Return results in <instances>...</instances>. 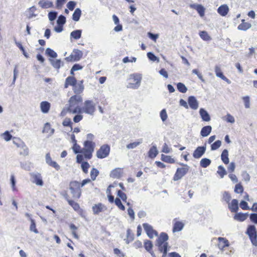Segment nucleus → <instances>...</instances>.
Instances as JSON below:
<instances>
[{
  "label": "nucleus",
  "mask_w": 257,
  "mask_h": 257,
  "mask_svg": "<svg viewBox=\"0 0 257 257\" xmlns=\"http://www.w3.org/2000/svg\"><path fill=\"white\" fill-rule=\"evenodd\" d=\"M82 101V98L80 95H74L71 96L68 104L66 105L67 111L73 114L80 113L81 107L79 106V103Z\"/></svg>",
  "instance_id": "1"
},
{
  "label": "nucleus",
  "mask_w": 257,
  "mask_h": 257,
  "mask_svg": "<svg viewBox=\"0 0 257 257\" xmlns=\"http://www.w3.org/2000/svg\"><path fill=\"white\" fill-rule=\"evenodd\" d=\"M169 237L166 233L161 232L160 233L159 237L156 240V243L160 252L165 251V252L167 250L169 245L167 241Z\"/></svg>",
  "instance_id": "2"
},
{
  "label": "nucleus",
  "mask_w": 257,
  "mask_h": 257,
  "mask_svg": "<svg viewBox=\"0 0 257 257\" xmlns=\"http://www.w3.org/2000/svg\"><path fill=\"white\" fill-rule=\"evenodd\" d=\"M95 110V103L92 100H87L84 101L83 106L80 108V113H85L93 115Z\"/></svg>",
  "instance_id": "3"
},
{
  "label": "nucleus",
  "mask_w": 257,
  "mask_h": 257,
  "mask_svg": "<svg viewBox=\"0 0 257 257\" xmlns=\"http://www.w3.org/2000/svg\"><path fill=\"white\" fill-rule=\"evenodd\" d=\"M142 78V75L141 74L134 73L131 74L129 78L130 82L128 83L127 87L138 89L141 85Z\"/></svg>",
  "instance_id": "4"
},
{
  "label": "nucleus",
  "mask_w": 257,
  "mask_h": 257,
  "mask_svg": "<svg viewBox=\"0 0 257 257\" xmlns=\"http://www.w3.org/2000/svg\"><path fill=\"white\" fill-rule=\"evenodd\" d=\"M69 189L73 195V197L79 198L80 197L81 191L80 184L79 182L76 181H71L69 184Z\"/></svg>",
  "instance_id": "5"
},
{
  "label": "nucleus",
  "mask_w": 257,
  "mask_h": 257,
  "mask_svg": "<svg viewBox=\"0 0 257 257\" xmlns=\"http://www.w3.org/2000/svg\"><path fill=\"white\" fill-rule=\"evenodd\" d=\"M246 233L249 236L252 244L257 246V235L255 227L253 225L248 226Z\"/></svg>",
  "instance_id": "6"
},
{
  "label": "nucleus",
  "mask_w": 257,
  "mask_h": 257,
  "mask_svg": "<svg viewBox=\"0 0 257 257\" xmlns=\"http://www.w3.org/2000/svg\"><path fill=\"white\" fill-rule=\"evenodd\" d=\"M110 147L108 145H103L96 152V157L99 159L107 157L110 152Z\"/></svg>",
  "instance_id": "7"
},
{
  "label": "nucleus",
  "mask_w": 257,
  "mask_h": 257,
  "mask_svg": "<svg viewBox=\"0 0 257 257\" xmlns=\"http://www.w3.org/2000/svg\"><path fill=\"white\" fill-rule=\"evenodd\" d=\"M83 56V52L78 49H74L71 55L65 58L68 62L78 61Z\"/></svg>",
  "instance_id": "8"
},
{
  "label": "nucleus",
  "mask_w": 257,
  "mask_h": 257,
  "mask_svg": "<svg viewBox=\"0 0 257 257\" xmlns=\"http://www.w3.org/2000/svg\"><path fill=\"white\" fill-rule=\"evenodd\" d=\"M186 167L178 168L174 176V181H178L181 179L184 176L189 170V167L187 165H185Z\"/></svg>",
  "instance_id": "9"
},
{
  "label": "nucleus",
  "mask_w": 257,
  "mask_h": 257,
  "mask_svg": "<svg viewBox=\"0 0 257 257\" xmlns=\"http://www.w3.org/2000/svg\"><path fill=\"white\" fill-rule=\"evenodd\" d=\"M143 226L144 227V230L147 233L148 236L150 238H153L154 236H157L158 233L157 232L154 230L153 227L147 223H145L143 224Z\"/></svg>",
  "instance_id": "10"
},
{
  "label": "nucleus",
  "mask_w": 257,
  "mask_h": 257,
  "mask_svg": "<svg viewBox=\"0 0 257 257\" xmlns=\"http://www.w3.org/2000/svg\"><path fill=\"white\" fill-rule=\"evenodd\" d=\"M32 177V182L33 183L36 184L38 186H42L44 184V182L42 180L41 175L39 173H33L31 174Z\"/></svg>",
  "instance_id": "11"
},
{
  "label": "nucleus",
  "mask_w": 257,
  "mask_h": 257,
  "mask_svg": "<svg viewBox=\"0 0 257 257\" xmlns=\"http://www.w3.org/2000/svg\"><path fill=\"white\" fill-rule=\"evenodd\" d=\"M206 148L205 146L198 147L193 153V157L195 159L200 158L205 153Z\"/></svg>",
  "instance_id": "12"
},
{
  "label": "nucleus",
  "mask_w": 257,
  "mask_h": 257,
  "mask_svg": "<svg viewBox=\"0 0 257 257\" xmlns=\"http://www.w3.org/2000/svg\"><path fill=\"white\" fill-rule=\"evenodd\" d=\"M105 210H106V207L101 203L95 204L92 206V211L94 214H98Z\"/></svg>",
  "instance_id": "13"
},
{
  "label": "nucleus",
  "mask_w": 257,
  "mask_h": 257,
  "mask_svg": "<svg viewBox=\"0 0 257 257\" xmlns=\"http://www.w3.org/2000/svg\"><path fill=\"white\" fill-rule=\"evenodd\" d=\"M188 102L191 108L194 110H196L199 106V103L194 96H190L188 97Z\"/></svg>",
  "instance_id": "14"
},
{
  "label": "nucleus",
  "mask_w": 257,
  "mask_h": 257,
  "mask_svg": "<svg viewBox=\"0 0 257 257\" xmlns=\"http://www.w3.org/2000/svg\"><path fill=\"white\" fill-rule=\"evenodd\" d=\"M215 72L217 77H219L221 79L225 81L228 84H230L231 83V81L223 74L221 68L218 66H215Z\"/></svg>",
  "instance_id": "15"
},
{
  "label": "nucleus",
  "mask_w": 257,
  "mask_h": 257,
  "mask_svg": "<svg viewBox=\"0 0 257 257\" xmlns=\"http://www.w3.org/2000/svg\"><path fill=\"white\" fill-rule=\"evenodd\" d=\"M228 208L232 212H236L238 210V202L237 199H233L231 203H228Z\"/></svg>",
  "instance_id": "16"
},
{
  "label": "nucleus",
  "mask_w": 257,
  "mask_h": 257,
  "mask_svg": "<svg viewBox=\"0 0 257 257\" xmlns=\"http://www.w3.org/2000/svg\"><path fill=\"white\" fill-rule=\"evenodd\" d=\"M95 146V143L89 140H86L84 143V147L82 149L84 150H88L89 151H94V147Z\"/></svg>",
  "instance_id": "17"
},
{
  "label": "nucleus",
  "mask_w": 257,
  "mask_h": 257,
  "mask_svg": "<svg viewBox=\"0 0 257 257\" xmlns=\"http://www.w3.org/2000/svg\"><path fill=\"white\" fill-rule=\"evenodd\" d=\"M218 240L219 242L218 244V246L220 249L222 250L224 247H227L229 245L228 240L225 238L219 237L218 238Z\"/></svg>",
  "instance_id": "18"
},
{
  "label": "nucleus",
  "mask_w": 257,
  "mask_h": 257,
  "mask_svg": "<svg viewBox=\"0 0 257 257\" xmlns=\"http://www.w3.org/2000/svg\"><path fill=\"white\" fill-rule=\"evenodd\" d=\"M190 7L196 10L201 17L204 16L205 9L202 5L198 4H192L190 5Z\"/></svg>",
  "instance_id": "19"
},
{
  "label": "nucleus",
  "mask_w": 257,
  "mask_h": 257,
  "mask_svg": "<svg viewBox=\"0 0 257 257\" xmlns=\"http://www.w3.org/2000/svg\"><path fill=\"white\" fill-rule=\"evenodd\" d=\"M229 12V8L226 5L220 6L217 9L218 13L221 16H225Z\"/></svg>",
  "instance_id": "20"
},
{
  "label": "nucleus",
  "mask_w": 257,
  "mask_h": 257,
  "mask_svg": "<svg viewBox=\"0 0 257 257\" xmlns=\"http://www.w3.org/2000/svg\"><path fill=\"white\" fill-rule=\"evenodd\" d=\"M73 90L75 93L76 94H80L82 93L84 90V86L83 85V81H80L78 83L76 84L73 86Z\"/></svg>",
  "instance_id": "21"
},
{
  "label": "nucleus",
  "mask_w": 257,
  "mask_h": 257,
  "mask_svg": "<svg viewBox=\"0 0 257 257\" xmlns=\"http://www.w3.org/2000/svg\"><path fill=\"white\" fill-rule=\"evenodd\" d=\"M77 81L75 77L68 76L65 80L64 87L67 88L69 85L74 86L76 84Z\"/></svg>",
  "instance_id": "22"
},
{
  "label": "nucleus",
  "mask_w": 257,
  "mask_h": 257,
  "mask_svg": "<svg viewBox=\"0 0 257 257\" xmlns=\"http://www.w3.org/2000/svg\"><path fill=\"white\" fill-rule=\"evenodd\" d=\"M199 113L203 121H208L210 120V117L208 112L204 108H200Z\"/></svg>",
  "instance_id": "23"
},
{
  "label": "nucleus",
  "mask_w": 257,
  "mask_h": 257,
  "mask_svg": "<svg viewBox=\"0 0 257 257\" xmlns=\"http://www.w3.org/2000/svg\"><path fill=\"white\" fill-rule=\"evenodd\" d=\"M212 127L210 125L203 127L200 132V135L203 137H207L211 132Z\"/></svg>",
  "instance_id": "24"
},
{
  "label": "nucleus",
  "mask_w": 257,
  "mask_h": 257,
  "mask_svg": "<svg viewBox=\"0 0 257 257\" xmlns=\"http://www.w3.org/2000/svg\"><path fill=\"white\" fill-rule=\"evenodd\" d=\"M40 107L42 112L46 113L50 109V104L47 101H42L40 103Z\"/></svg>",
  "instance_id": "25"
},
{
  "label": "nucleus",
  "mask_w": 257,
  "mask_h": 257,
  "mask_svg": "<svg viewBox=\"0 0 257 257\" xmlns=\"http://www.w3.org/2000/svg\"><path fill=\"white\" fill-rule=\"evenodd\" d=\"M248 214L247 213H238L234 216V219L239 221H243L246 219Z\"/></svg>",
  "instance_id": "26"
},
{
  "label": "nucleus",
  "mask_w": 257,
  "mask_h": 257,
  "mask_svg": "<svg viewBox=\"0 0 257 257\" xmlns=\"http://www.w3.org/2000/svg\"><path fill=\"white\" fill-rule=\"evenodd\" d=\"M38 5L42 8V9H48L50 8H52L53 6V3L50 1H45L43 0H41L39 2Z\"/></svg>",
  "instance_id": "27"
},
{
  "label": "nucleus",
  "mask_w": 257,
  "mask_h": 257,
  "mask_svg": "<svg viewBox=\"0 0 257 257\" xmlns=\"http://www.w3.org/2000/svg\"><path fill=\"white\" fill-rule=\"evenodd\" d=\"M184 224L181 221H176L174 224L173 228V231L179 232L183 229Z\"/></svg>",
  "instance_id": "28"
},
{
  "label": "nucleus",
  "mask_w": 257,
  "mask_h": 257,
  "mask_svg": "<svg viewBox=\"0 0 257 257\" xmlns=\"http://www.w3.org/2000/svg\"><path fill=\"white\" fill-rule=\"evenodd\" d=\"M49 61L50 62L52 66L56 69H59L61 67V64H63L61 62V60L60 59H49Z\"/></svg>",
  "instance_id": "29"
},
{
  "label": "nucleus",
  "mask_w": 257,
  "mask_h": 257,
  "mask_svg": "<svg viewBox=\"0 0 257 257\" xmlns=\"http://www.w3.org/2000/svg\"><path fill=\"white\" fill-rule=\"evenodd\" d=\"M242 23L238 26V29L242 31H246L251 28V25L250 23L244 22V20H242Z\"/></svg>",
  "instance_id": "30"
},
{
  "label": "nucleus",
  "mask_w": 257,
  "mask_h": 257,
  "mask_svg": "<svg viewBox=\"0 0 257 257\" xmlns=\"http://www.w3.org/2000/svg\"><path fill=\"white\" fill-rule=\"evenodd\" d=\"M221 159L225 164L229 163L228 152L227 150L224 149L221 155Z\"/></svg>",
  "instance_id": "31"
},
{
  "label": "nucleus",
  "mask_w": 257,
  "mask_h": 257,
  "mask_svg": "<svg viewBox=\"0 0 257 257\" xmlns=\"http://www.w3.org/2000/svg\"><path fill=\"white\" fill-rule=\"evenodd\" d=\"M82 30H74L71 32L70 33V38H73L75 40H78L80 39L81 37Z\"/></svg>",
  "instance_id": "32"
},
{
  "label": "nucleus",
  "mask_w": 257,
  "mask_h": 257,
  "mask_svg": "<svg viewBox=\"0 0 257 257\" xmlns=\"http://www.w3.org/2000/svg\"><path fill=\"white\" fill-rule=\"evenodd\" d=\"M81 15V11L80 9L77 8L75 9L74 12L72 15V19L73 21L75 22H78L80 18Z\"/></svg>",
  "instance_id": "33"
},
{
  "label": "nucleus",
  "mask_w": 257,
  "mask_h": 257,
  "mask_svg": "<svg viewBox=\"0 0 257 257\" xmlns=\"http://www.w3.org/2000/svg\"><path fill=\"white\" fill-rule=\"evenodd\" d=\"M158 154V151L156 146H153L149 151V157L151 158H155Z\"/></svg>",
  "instance_id": "34"
},
{
  "label": "nucleus",
  "mask_w": 257,
  "mask_h": 257,
  "mask_svg": "<svg viewBox=\"0 0 257 257\" xmlns=\"http://www.w3.org/2000/svg\"><path fill=\"white\" fill-rule=\"evenodd\" d=\"M110 176L114 178H118L121 175V171L120 168H116L112 170L110 173Z\"/></svg>",
  "instance_id": "35"
},
{
  "label": "nucleus",
  "mask_w": 257,
  "mask_h": 257,
  "mask_svg": "<svg viewBox=\"0 0 257 257\" xmlns=\"http://www.w3.org/2000/svg\"><path fill=\"white\" fill-rule=\"evenodd\" d=\"M211 163V160L208 158H203L201 160L200 162V165L202 168H207L208 167Z\"/></svg>",
  "instance_id": "36"
},
{
  "label": "nucleus",
  "mask_w": 257,
  "mask_h": 257,
  "mask_svg": "<svg viewBox=\"0 0 257 257\" xmlns=\"http://www.w3.org/2000/svg\"><path fill=\"white\" fill-rule=\"evenodd\" d=\"M217 174L219 175L221 178H223L227 174V172L223 166L220 165L218 167Z\"/></svg>",
  "instance_id": "37"
},
{
  "label": "nucleus",
  "mask_w": 257,
  "mask_h": 257,
  "mask_svg": "<svg viewBox=\"0 0 257 257\" xmlns=\"http://www.w3.org/2000/svg\"><path fill=\"white\" fill-rule=\"evenodd\" d=\"M54 131L55 130L54 128H51L50 124L49 123H46L43 130V133H49L50 136H51L54 134Z\"/></svg>",
  "instance_id": "38"
},
{
  "label": "nucleus",
  "mask_w": 257,
  "mask_h": 257,
  "mask_svg": "<svg viewBox=\"0 0 257 257\" xmlns=\"http://www.w3.org/2000/svg\"><path fill=\"white\" fill-rule=\"evenodd\" d=\"M134 234L132 232V231L130 229H127L126 231V236L127 238L125 239V242L127 244H128L130 242L134 240Z\"/></svg>",
  "instance_id": "39"
},
{
  "label": "nucleus",
  "mask_w": 257,
  "mask_h": 257,
  "mask_svg": "<svg viewBox=\"0 0 257 257\" xmlns=\"http://www.w3.org/2000/svg\"><path fill=\"white\" fill-rule=\"evenodd\" d=\"M46 54L52 58H55L57 57V54L51 48H47L45 51Z\"/></svg>",
  "instance_id": "40"
},
{
  "label": "nucleus",
  "mask_w": 257,
  "mask_h": 257,
  "mask_svg": "<svg viewBox=\"0 0 257 257\" xmlns=\"http://www.w3.org/2000/svg\"><path fill=\"white\" fill-rule=\"evenodd\" d=\"M161 160L166 163H175V160L173 158H172L170 156H166L164 154L161 155Z\"/></svg>",
  "instance_id": "41"
},
{
  "label": "nucleus",
  "mask_w": 257,
  "mask_h": 257,
  "mask_svg": "<svg viewBox=\"0 0 257 257\" xmlns=\"http://www.w3.org/2000/svg\"><path fill=\"white\" fill-rule=\"evenodd\" d=\"M143 142V140L142 139H140L138 142H135L132 143H130L126 145V148L128 149H132L136 148L139 145H140Z\"/></svg>",
  "instance_id": "42"
},
{
  "label": "nucleus",
  "mask_w": 257,
  "mask_h": 257,
  "mask_svg": "<svg viewBox=\"0 0 257 257\" xmlns=\"http://www.w3.org/2000/svg\"><path fill=\"white\" fill-rule=\"evenodd\" d=\"M81 153L83 154V156L86 159L89 160L92 158L93 152L89 151L88 150L82 149Z\"/></svg>",
  "instance_id": "43"
},
{
  "label": "nucleus",
  "mask_w": 257,
  "mask_h": 257,
  "mask_svg": "<svg viewBox=\"0 0 257 257\" xmlns=\"http://www.w3.org/2000/svg\"><path fill=\"white\" fill-rule=\"evenodd\" d=\"M36 10V8L35 6H32L28 10L29 15L28 16V18L30 19H32L34 17H36L37 16V14L34 13L35 11Z\"/></svg>",
  "instance_id": "44"
},
{
  "label": "nucleus",
  "mask_w": 257,
  "mask_h": 257,
  "mask_svg": "<svg viewBox=\"0 0 257 257\" xmlns=\"http://www.w3.org/2000/svg\"><path fill=\"white\" fill-rule=\"evenodd\" d=\"M199 36L204 41H209L211 39L207 32L204 31L200 32Z\"/></svg>",
  "instance_id": "45"
},
{
  "label": "nucleus",
  "mask_w": 257,
  "mask_h": 257,
  "mask_svg": "<svg viewBox=\"0 0 257 257\" xmlns=\"http://www.w3.org/2000/svg\"><path fill=\"white\" fill-rule=\"evenodd\" d=\"M222 142L220 140H217L211 145V150L215 151L217 150L221 145Z\"/></svg>",
  "instance_id": "46"
},
{
  "label": "nucleus",
  "mask_w": 257,
  "mask_h": 257,
  "mask_svg": "<svg viewBox=\"0 0 257 257\" xmlns=\"http://www.w3.org/2000/svg\"><path fill=\"white\" fill-rule=\"evenodd\" d=\"M178 90L182 93H185L187 91L186 86L182 83L179 82L177 85Z\"/></svg>",
  "instance_id": "47"
},
{
  "label": "nucleus",
  "mask_w": 257,
  "mask_h": 257,
  "mask_svg": "<svg viewBox=\"0 0 257 257\" xmlns=\"http://www.w3.org/2000/svg\"><path fill=\"white\" fill-rule=\"evenodd\" d=\"M21 148L23 149V151L20 152V155L26 156L29 154V149L26 146L24 143H22V147Z\"/></svg>",
  "instance_id": "48"
},
{
  "label": "nucleus",
  "mask_w": 257,
  "mask_h": 257,
  "mask_svg": "<svg viewBox=\"0 0 257 257\" xmlns=\"http://www.w3.org/2000/svg\"><path fill=\"white\" fill-rule=\"evenodd\" d=\"M57 15L58 13L57 12L51 11L49 12L48 15L49 20L51 22L54 21L56 19Z\"/></svg>",
  "instance_id": "49"
},
{
  "label": "nucleus",
  "mask_w": 257,
  "mask_h": 257,
  "mask_svg": "<svg viewBox=\"0 0 257 257\" xmlns=\"http://www.w3.org/2000/svg\"><path fill=\"white\" fill-rule=\"evenodd\" d=\"M115 204L121 210H125L124 206L122 204L120 199L119 198H116L114 200Z\"/></svg>",
  "instance_id": "50"
},
{
  "label": "nucleus",
  "mask_w": 257,
  "mask_h": 257,
  "mask_svg": "<svg viewBox=\"0 0 257 257\" xmlns=\"http://www.w3.org/2000/svg\"><path fill=\"white\" fill-rule=\"evenodd\" d=\"M144 247L148 252H150V250H152L153 247V244L152 241L148 240L145 241L144 242Z\"/></svg>",
  "instance_id": "51"
},
{
  "label": "nucleus",
  "mask_w": 257,
  "mask_h": 257,
  "mask_svg": "<svg viewBox=\"0 0 257 257\" xmlns=\"http://www.w3.org/2000/svg\"><path fill=\"white\" fill-rule=\"evenodd\" d=\"M243 191V188L240 183H238L235 185L234 188V192L236 193L241 194Z\"/></svg>",
  "instance_id": "52"
},
{
  "label": "nucleus",
  "mask_w": 257,
  "mask_h": 257,
  "mask_svg": "<svg viewBox=\"0 0 257 257\" xmlns=\"http://www.w3.org/2000/svg\"><path fill=\"white\" fill-rule=\"evenodd\" d=\"M66 23V18L63 15H60L58 17L57 20L58 25L63 26Z\"/></svg>",
  "instance_id": "53"
},
{
  "label": "nucleus",
  "mask_w": 257,
  "mask_h": 257,
  "mask_svg": "<svg viewBox=\"0 0 257 257\" xmlns=\"http://www.w3.org/2000/svg\"><path fill=\"white\" fill-rule=\"evenodd\" d=\"M30 230L31 231L34 232L35 233H38V231L36 228V224L34 219L31 218V225Z\"/></svg>",
  "instance_id": "54"
},
{
  "label": "nucleus",
  "mask_w": 257,
  "mask_h": 257,
  "mask_svg": "<svg viewBox=\"0 0 257 257\" xmlns=\"http://www.w3.org/2000/svg\"><path fill=\"white\" fill-rule=\"evenodd\" d=\"M98 174L99 171L96 169L93 168L90 172V176L91 179L93 181L95 180Z\"/></svg>",
  "instance_id": "55"
},
{
  "label": "nucleus",
  "mask_w": 257,
  "mask_h": 257,
  "mask_svg": "<svg viewBox=\"0 0 257 257\" xmlns=\"http://www.w3.org/2000/svg\"><path fill=\"white\" fill-rule=\"evenodd\" d=\"M160 115L162 120L163 122L166 121L168 118L166 110L165 109H162L160 112Z\"/></svg>",
  "instance_id": "56"
},
{
  "label": "nucleus",
  "mask_w": 257,
  "mask_h": 257,
  "mask_svg": "<svg viewBox=\"0 0 257 257\" xmlns=\"http://www.w3.org/2000/svg\"><path fill=\"white\" fill-rule=\"evenodd\" d=\"M2 136L4 137V139L7 142L10 141L12 138V136L8 131L2 134Z\"/></svg>",
  "instance_id": "57"
},
{
  "label": "nucleus",
  "mask_w": 257,
  "mask_h": 257,
  "mask_svg": "<svg viewBox=\"0 0 257 257\" xmlns=\"http://www.w3.org/2000/svg\"><path fill=\"white\" fill-rule=\"evenodd\" d=\"M81 168L85 173H88V169L90 167V165L87 162H83L81 164Z\"/></svg>",
  "instance_id": "58"
},
{
  "label": "nucleus",
  "mask_w": 257,
  "mask_h": 257,
  "mask_svg": "<svg viewBox=\"0 0 257 257\" xmlns=\"http://www.w3.org/2000/svg\"><path fill=\"white\" fill-rule=\"evenodd\" d=\"M62 124L65 126H70L71 131L72 130V122L70 118H66L63 121Z\"/></svg>",
  "instance_id": "59"
},
{
  "label": "nucleus",
  "mask_w": 257,
  "mask_h": 257,
  "mask_svg": "<svg viewBox=\"0 0 257 257\" xmlns=\"http://www.w3.org/2000/svg\"><path fill=\"white\" fill-rule=\"evenodd\" d=\"M68 202L70 205H71L75 210H77L79 208V204L75 201L67 199Z\"/></svg>",
  "instance_id": "60"
},
{
  "label": "nucleus",
  "mask_w": 257,
  "mask_h": 257,
  "mask_svg": "<svg viewBox=\"0 0 257 257\" xmlns=\"http://www.w3.org/2000/svg\"><path fill=\"white\" fill-rule=\"evenodd\" d=\"M231 197L228 192H224L223 194V200L227 203H228L231 200Z\"/></svg>",
  "instance_id": "61"
},
{
  "label": "nucleus",
  "mask_w": 257,
  "mask_h": 257,
  "mask_svg": "<svg viewBox=\"0 0 257 257\" xmlns=\"http://www.w3.org/2000/svg\"><path fill=\"white\" fill-rule=\"evenodd\" d=\"M16 45L19 48V49L22 51L23 55L27 58L29 57V55L26 52L24 48L22 46V45L19 42H16Z\"/></svg>",
  "instance_id": "62"
},
{
  "label": "nucleus",
  "mask_w": 257,
  "mask_h": 257,
  "mask_svg": "<svg viewBox=\"0 0 257 257\" xmlns=\"http://www.w3.org/2000/svg\"><path fill=\"white\" fill-rule=\"evenodd\" d=\"M127 214L131 219L133 221L135 218V212L131 207L127 209Z\"/></svg>",
  "instance_id": "63"
},
{
  "label": "nucleus",
  "mask_w": 257,
  "mask_h": 257,
  "mask_svg": "<svg viewBox=\"0 0 257 257\" xmlns=\"http://www.w3.org/2000/svg\"><path fill=\"white\" fill-rule=\"evenodd\" d=\"M117 196L120 198L124 202H126L127 196L125 193L122 192L121 190L117 191Z\"/></svg>",
  "instance_id": "64"
}]
</instances>
